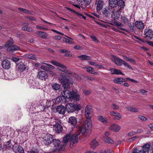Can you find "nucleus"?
Listing matches in <instances>:
<instances>
[{"label":"nucleus","instance_id":"3","mask_svg":"<svg viewBox=\"0 0 153 153\" xmlns=\"http://www.w3.org/2000/svg\"><path fill=\"white\" fill-rule=\"evenodd\" d=\"M78 140V137L76 134H67L63 138V141L60 148V150H64L68 141L70 142V146H73L74 144L76 143Z\"/></svg>","mask_w":153,"mask_h":153},{"label":"nucleus","instance_id":"13","mask_svg":"<svg viewBox=\"0 0 153 153\" xmlns=\"http://www.w3.org/2000/svg\"><path fill=\"white\" fill-rule=\"evenodd\" d=\"M111 59L116 64L119 66L122 65L123 62V60L114 55H111Z\"/></svg>","mask_w":153,"mask_h":153},{"label":"nucleus","instance_id":"21","mask_svg":"<svg viewBox=\"0 0 153 153\" xmlns=\"http://www.w3.org/2000/svg\"><path fill=\"white\" fill-rule=\"evenodd\" d=\"M53 128L56 132L59 133L62 129V126L58 123H56L53 126Z\"/></svg>","mask_w":153,"mask_h":153},{"label":"nucleus","instance_id":"30","mask_svg":"<svg viewBox=\"0 0 153 153\" xmlns=\"http://www.w3.org/2000/svg\"><path fill=\"white\" fill-rule=\"evenodd\" d=\"M111 8L110 7L104 8L102 11L103 15L106 17L110 15V11H111Z\"/></svg>","mask_w":153,"mask_h":153},{"label":"nucleus","instance_id":"35","mask_svg":"<svg viewBox=\"0 0 153 153\" xmlns=\"http://www.w3.org/2000/svg\"><path fill=\"white\" fill-rule=\"evenodd\" d=\"M98 119L102 123H108L107 119L102 116H100L98 117Z\"/></svg>","mask_w":153,"mask_h":153},{"label":"nucleus","instance_id":"12","mask_svg":"<svg viewBox=\"0 0 153 153\" xmlns=\"http://www.w3.org/2000/svg\"><path fill=\"white\" fill-rule=\"evenodd\" d=\"M53 143L54 146V148L53 149V152H54L55 151H56L57 149V148L59 147V146H60V147L59 148V151H62V150H60V146H61V144L62 143V142H61L60 140L58 139H53Z\"/></svg>","mask_w":153,"mask_h":153},{"label":"nucleus","instance_id":"19","mask_svg":"<svg viewBox=\"0 0 153 153\" xmlns=\"http://www.w3.org/2000/svg\"><path fill=\"white\" fill-rule=\"evenodd\" d=\"M29 85L32 88H35L37 87L38 83L37 82H36L33 79H30L28 81Z\"/></svg>","mask_w":153,"mask_h":153},{"label":"nucleus","instance_id":"23","mask_svg":"<svg viewBox=\"0 0 153 153\" xmlns=\"http://www.w3.org/2000/svg\"><path fill=\"white\" fill-rule=\"evenodd\" d=\"M38 77L40 79L43 80L47 77V75L44 71H39L38 74Z\"/></svg>","mask_w":153,"mask_h":153},{"label":"nucleus","instance_id":"10","mask_svg":"<svg viewBox=\"0 0 153 153\" xmlns=\"http://www.w3.org/2000/svg\"><path fill=\"white\" fill-rule=\"evenodd\" d=\"M53 139V137L52 135L48 134L43 139V143L45 145H48L51 143Z\"/></svg>","mask_w":153,"mask_h":153},{"label":"nucleus","instance_id":"25","mask_svg":"<svg viewBox=\"0 0 153 153\" xmlns=\"http://www.w3.org/2000/svg\"><path fill=\"white\" fill-rule=\"evenodd\" d=\"M120 126L117 124H113L110 127L109 129L114 131L117 132L120 129Z\"/></svg>","mask_w":153,"mask_h":153},{"label":"nucleus","instance_id":"4","mask_svg":"<svg viewBox=\"0 0 153 153\" xmlns=\"http://www.w3.org/2000/svg\"><path fill=\"white\" fill-rule=\"evenodd\" d=\"M86 120L85 125L79 126L77 129V133L78 135L81 136L87 132V131L91 129L92 122L90 119Z\"/></svg>","mask_w":153,"mask_h":153},{"label":"nucleus","instance_id":"28","mask_svg":"<svg viewBox=\"0 0 153 153\" xmlns=\"http://www.w3.org/2000/svg\"><path fill=\"white\" fill-rule=\"evenodd\" d=\"M14 44V41L13 39L10 38L9 40L5 43L4 46L0 45V49L4 48L5 47H7L10 45Z\"/></svg>","mask_w":153,"mask_h":153},{"label":"nucleus","instance_id":"38","mask_svg":"<svg viewBox=\"0 0 153 153\" xmlns=\"http://www.w3.org/2000/svg\"><path fill=\"white\" fill-rule=\"evenodd\" d=\"M37 33L40 37L43 39L45 38L48 36L47 34L45 32L37 31Z\"/></svg>","mask_w":153,"mask_h":153},{"label":"nucleus","instance_id":"63","mask_svg":"<svg viewBox=\"0 0 153 153\" xmlns=\"http://www.w3.org/2000/svg\"><path fill=\"white\" fill-rule=\"evenodd\" d=\"M138 137L137 136H135L134 137H133L129 139V140L130 141H133L135 140Z\"/></svg>","mask_w":153,"mask_h":153},{"label":"nucleus","instance_id":"37","mask_svg":"<svg viewBox=\"0 0 153 153\" xmlns=\"http://www.w3.org/2000/svg\"><path fill=\"white\" fill-rule=\"evenodd\" d=\"M125 81H126V80H125L124 79L120 77L115 78L113 80L114 83L118 84H120L121 82H124Z\"/></svg>","mask_w":153,"mask_h":153},{"label":"nucleus","instance_id":"27","mask_svg":"<svg viewBox=\"0 0 153 153\" xmlns=\"http://www.w3.org/2000/svg\"><path fill=\"white\" fill-rule=\"evenodd\" d=\"M68 122L74 127L76 124L77 121L75 117L71 116L68 119Z\"/></svg>","mask_w":153,"mask_h":153},{"label":"nucleus","instance_id":"29","mask_svg":"<svg viewBox=\"0 0 153 153\" xmlns=\"http://www.w3.org/2000/svg\"><path fill=\"white\" fill-rule=\"evenodd\" d=\"M109 71L112 74L123 75V74L120 70H117L114 68H111L109 69Z\"/></svg>","mask_w":153,"mask_h":153},{"label":"nucleus","instance_id":"14","mask_svg":"<svg viewBox=\"0 0 153 153\" xmlns=\"http://www.w3.org/2000/svg\"><path fill=\"white\" fill-rule=\"evenodd\" d=\"M12 149L13 152L16 153H23L24 152L22 147L18 145L13 146L12 147Z\"/></svg>","mask_w":153,"mask_h":153},{"label":"nucleus","instance_id":"33","mask_svg":"<svg viewBox=\"0 0 153 153\" xmlns=\"http://www.w3.org/2000/svg\"><path fill=\"white\" fill-rule=\"evenodd\" d=\"M104 3L103 1L101 0L98 1L97 6V10L98 11H100L102 8Z\"/></svg>","mask_w":153,"mask_h":153},{"label":"nucleus","instance_id":"1","mask_svg":"<svg viewBox=\"0 0 153 153\" xmlns=\"http://www.w3.org/2000/svg\"><path fill=\"white\" fill-rule=\"evenodd\" d=\"M51 102L49 100H43L40 102H36L34 105H32L33 108L30 109V110L33 111V116H36L38 114L43 111L45 108H48L51 106Z\"/></svg>","mask_w":153,"mask_h":153},{"label":"nucleus","instance_id":"54","mask_svg":"<svg viewBox=\"0 0 153 153\" xmlns=\"http://www.w3.org/2000/svg\"><path fill=\"white\" fill-rule=\"evenodd\" d=\"M140 92L143 95H146L147 94V93L148 92L144 90H141L140 91Z\"/></svg>","mask_w":153,"mask_h":153},{"label":"nucleus","instance_id":"49","mask_svg":"<svg viewBox=\"0 0 153 153\" xmlns=\"http://www.w3.org/2000/svg\"><path fill=\"white\" fill-rule=\"evenodd\" d=\"M76 1L77 3L81 5H84L85 3V0H76Z\"/></svg>","mask_w":153,"mask_h":153},{"label":"nucleus","instance_id":"62","mask_svg":"<svg viewBox=\"0 0 153 153\" xmlns=\"http://www.w3.org/2000/svg\"><path fill=\"white\" fill-rule=\"evenodd\" d=\"M44 64L48 66L49 68H50L51 69H54L55 68L53 66L49 64L45 63H44Z\"/></svg>","mask_w":153,"mask_h":153},{"label":"nucleus","instance_id":"46","mask_svg":"<svg viewBox=\"0 0 153 153\" xmlns=\"http://www.w3.org/2000/svg\"><path fill=\"white\" fill-rule=\"evenodd\" d=\"M22 29L24 30H26L28 32H31L32 30V28L24 26L22 27Z\"/></svg>","mask_w":153,"mask_h":153},{"label":"nucleus","instance_id":"52","mask_svg":"<svg viewBox=\"0 0 153 153\" xmlns=\"http://www.w3.org/2000/svg\"><path fill=\"white\" fill-rule=\"evenodd\" d=\"M138 118L141 120L145 121L147 120V119L144 116L142 115H139Z\"/></svg>","mask_w":153,"mask_h":153},{"label":"nucleus","instance_id":"56","mask_svg":"<svg viewBox=\"0 0 153 153\" xmlns=\"http://www.w3.org/2000/svg\"><path fill=\"white\" fill-rule=\"evenodd\" d=\"M74 48L77 50H82L83 49V47L79 45H75L74 47Z\"/></svg>","mask_w":153,"mask_h":153},{"label":"nucleus","instance_id":"50","mask_svg":"<svg viewBox=\"0 0 153 153\" xmlns=\"http://www.w3.org/2000/svg\"><path fill=\"white\" fill-rule=\"evenodd\" d=\"M128 110L134 112H137L138 111V109L133 107H130L129 108Z\"/></svg>","mask_w":153,"mask_h":153},{"label":"nucleus","instance_id":"39","mask_svg":"<svg viewBox=\"0 0 153 153\" xmlns=\"http://www.w3.org/2000/svg\"><path fill=\"white\" fill-rule=\"evenodd\" d=\"M118 8L119 7V8H121V9L122 8H124L125 4V2L124 1L122 0H119L118 1Z\"/></svg>","mask_w":153,"mask_h":153},{"label":"nucleus","instance_id":"59","mask_svg":"<svg viewBox=\"0 0 153 153\" xmlns=\"http://www.w3.org/2000/svg\"><path fill=\"white\" fill-rule=\"evenodd\" d=\"M123 64L125 67H127L128 68H131V67L130 65H129L127 62H125L124 61L123 63Z\"/></svg>","mask_w":153,"mask_h":153},{"label":"nucleus","instance_id":"31","mask_svg":"<svg viewBox=\"0 0 153 153\" xmlns=\"http://www.w3.org/2000/svg\"><path fill=\"white\" fill-rule=\"evenodd\" d=\"M136 27L139 29H143L144 27V25L143 23L140 21H136L135 22Z\"/></svg>","mask_w":153,"mask_h":153},{"label":"nucleus","instance_id":"42","mask_svg":"<svg viewBox=\"0 0 153 153\" xmlns=\"http://www.w3.org/2000/svg\"><path fill=\"white\" fill-rule=\"evenodd\" d=\"M121 20L124 24L127 23L128 22V20L125 16H121Z\"/></svg>","mask_w":153,"mask_h":153},{"label":"nucleus","instance_id":"22","mask_svg":"<svg viewBox=\"0 0 153 153\" xmlns=\"http://www.w3.org/2000/svg\"><path fill=\"white\" fill-rule=\"evenodd\" d=\"M12 44L11 45H12ZM11 44H10L11 45ZM10 45L8 47V48L7 50V52H10L11 51H16L19 50L20 49V48L15 45H13L11 46H10Z\"/></svg>","mask_w":153,"mask_h":153},{"label":"nucleus","instance_id":"7","mask_svg":"<svg viewBox=\"0 0 153 153\" xmlns=\"http://www.w3.org/2000/svg\"><path fill=\"white\" fill-rule=\"evenodd\" d=\"M65 108L68 113H72L74 111H78L80 109V107L79 105L73 103H68L66 104Z\"/></svg>","mask_w":153,"mask_h":153},{"label":"nucleus","instance_id":"58","mask_svg":"<svg viewBox=\"0 0 153 153\" xmlns=\"http://www.w3.org/2000/svg\"><path fill=\"white\" fill-rule=\"evenodd\" d=\"M40 68L42 69L45 71H47L48 70V68L45 65H42L41 66Z\"/></svg>","mask_w":153,"mask_h":153},{"label":"nucleus","instance_id":"40","mask_svg":"<svg viewBox=\"0 0 153 153\" xmlns=\"http://www.w3.org/2000/svg\"><path fill=\"white\" fill-rule=\"evenodd\" d=\"M51 85L53 89L54 90H58L60 88V85L57 83H52Z\"/></svg>","mask_w":153,"mask_h":153},{"label":"nucleus","instance_id":"61","mask_svg":"<svg viewBox=\"0 0 153 153\" xmlns=\"http://www.w3.org/2000/svg\"><path fill=\"white\" fill-rule=\"evenodd\" d=\"M84 93L86 95H88L91 93V91L88 90H84L83 91Z\"/></svg>","mask_w":153,"mask_h":153},{"label":"nucleus","instance_id":"6","mask_svg":"<svg viewBox=\"0 0 153 153\" xmlns=\"http://www.w3.org/2000/svg\"><path fill=\"white\" fill-rule=\"evenodd\" d=\"M51 63L53 65L57 66L59 69L61 71L67 74H71V72L67 69V67L63 65L57 61L54 60H52Z\"/></svg>","mask_w":153,"mask_h":153},{"label":"nucleus","instance_id":"53","mask_svg":"<svg viewBox=\"0 0 153 153\" xmlns=\"http://www.w3.org/2000/svg\"><path fill=\"white\" fill-rule=\"evenodd\" d=\"M91 37L93 41L94 42H98V40L95 36L94 35H91Z\"/></svg>","mask_w":153,"mask_h":153},{"label":"nucleus","instance_id":"32","mask_svg":"<svg viewBox=\"0 0 153 153\" xmlns=\"http://www.w3.org/2000/svg\"><path fill=\"white\" fill-rule=\"evenodd\" d=\"M110 114L111 116L116 117L115 119L117 120H119L122 117L121 115L119 113L114 111L111 112Z\"/></svg>","mask_w":153,"mask_h":153},{"label":"nucleus","instance_id":"60","mask_svg":"<svg viewBox=\"0 0 153 153\" xmlns=\"http://www.w3.org/2000/svg\"><path fill=\"white\" fill-rule=\"evenodd\" d=\"M111 107H112V108L113 109H114V110L118 109L119 108L118 106L117 105H115L114 104H113L112 105Z\"/></svg>","mask_w":153,"mask_h":153},{"label":"nucleus","instance_id":"43","mask_svg":"<svg viewBox=\"0 0 153 153\" xmlns=\"http://www.w3.org/2000/svg\"><path fill=\"white\" fill-rule=\"evenodd\" d=\"M83 68L86 69L87 72L91 74H93V70L94 68L90 67H85Z\"/></svg>","mask_w":153,"mask_h":153},{"label":"nucleus","instance_id":"48","mask_svg":"<svg viewBox=\"0 0 153 153\" xmlns=\"http://www.w3.org/2000/svg\"><path fill=\"white\" fill-rule=\"evenodd\" d=\"M114 23L116 26L121 27L123 26V24L117 21H115Z\"/></svg>","mask_w":153,"mask_h":153},{"label":"nucleus","instance_id":"34","mask_svg":"<svg viewBox=\"0 0 153 153\" xmlns=\"http://www.w3.org/2000/svg\"><path fill=\"white\" fill-rule=\"evenodd\" d=\"M99 144L97 141L95 139L93 140L90 143V145L92 149H95L97 147Z\"/></svg>","mask_w":153,"mask_h":153},{"label":"nucleus","instance_id":"36","mask_svg":"<svg viewBox=\"0 0 153 153\" xmlns=\"http://www.w3.org/2000/svg\"><path fill=\"white\" fill-rule=\"evenodd\" d=\"M78 57L80 59L82 60L91 59V57L90 56L85 55L79 56Z\"/></svg>","mask_w":153,"mask_h":153},{"label":"nucleus","instance_id":"24","mask_svg":"<svg viewBox=\"0 0 153 153\" xmlns=\"http://www.w3.org/2000/svg\"><path fill=\"white\" fill-rule=\"evenodd\" d=\"M109 4L111 8H117V6L118 4L117 0H109Z\"/></svg>","mask_w":153,"mask_h":153},{"label":"nucleus","instance_id":"11","mask_svg":"<svg viewBox=\"0 0 153 153\" xmlns=\"http://www.w3.org/2000/svg\"><path fill=\"white\" fill-rule=\"evenodd\" d=\"M51 119L48 117L42 116L39 120V125H48L50 123Z\"/></svg>","mask_w":153,"mask_h":153},{"label":"nucleus","instance_id":"45","mask_svg":"<svg viewBox=\"0 0 153 153\" xmlns=\"http://www.w3.org/2000/svg\"><path fill=\"white\" fill-rule=\"evenodd\" d=\"M64 41L66 42V43H68L69 44H74V42L72 41L69 38H64Z\"/></svg>","mask_w":153,"mask_h":153},{"label":"nucleus","instance_id":"51","mask_svg":"<svg viewBox=\"0 0 153 153\" xmlns=\"http://www.w3.org/2000/svg\"><path fill=\"white\" fill-rule=\"evenodd\" d=\"M36 28H37L38 29H40L42 30H48V28L44 27L41 26H40L39 25H37L36 26Z\"/></svg>","mask_w":153,"mask_h":153},{"label":"nucleus","instance_id":"20","mask_svg":"<svg viewBox=\"0 0 153 153\" xmlns=\"http://www.w3.org/2000/svg\"><path fill=\"white\" fill-rule=\"evenodd\" d=\"M18 69L20 72H22L26 70V65L22 62H19L17 65Z\"/></svg>","mask_w":153,"mask_h":153},{"label":"nucleus","instance_id":"57","mask_svg":"<svg viewBox=\"0 0 153 153\" xmlns=\"http://www.w3.org/2000/svg\"><path fill=\"white\" fill-rule=\"evenodd\" d=\"M137 134V132L135 131H132L131 132H129L128 134V135L129 136L131 137L132 136H133L135 134Z\"/></svg>","mask_w":153,"mask_h":153},{"label":"nucleus","instance_id":"55","mask_svg":"<svg viewBox=\"0 0 153 153\" xmlns=\"http://www.w3.org/2000/svg\"><path fill=\"white\" fill-rule=\"evenodd\" d=\"M18 10L24 12L25 13H28L29 11L26 9L22 8H19Z\"/></svg>","mask_w":153,"mask_h":153},{"label":"nucleus","instance_id":"41","mask_svg":"<svg viewBox=\"0 0 153 153\" xmlns=\"http://www.w3.org/2000/svg\"><path fill=\"white\" fill-rule=\"evenodd\" d=\"M105 141L107 143L110 144H113L114 143V140L111 138L106 137L104 139Z\"/></svg>","mask_w":153,"mask_h":153},{"label":"nucleus","instance_id":"9","mask_svg":"<svg viewBox=\"0 0 153 153\" xmlns=\"http://www.w3.org/2000/svg\"><path fill=\"white\" fill-rule=\"evenodd\" d=\"M144 37L148 40H153V31L149 29H145L144 31Z\"/></svg>","mask_w":153,"mask_h":153},{"label":"nucleus","instance_id":"64","mask_svg":"<svg viewBox=\"0 0 153 153\" xmlns=\"http://www.w3.org/2000/svg\"><path fill=\"white\" fill-rule=\"evenodd\" d=\"M140 151L137 149H134L131 153H139Z\"/></svg>","mask_w":153,"mask_h":153},{"label":"nucleus","instance_id":"26","mask_svg":"<svg viewBox=\"0 0 153 153\" xmlns=\"http://www.w3.org/2000/svg\"><path fill=\"white\" fill-rule=\"evenodd\" d=\"M65 107L61 105L57 106L56 110V111L59 114H64L65 112Z\"/></svg>","mask_w":153,"mask_h":153},{"label":"nucleus","instance_id":"44","mask_svg":"<svg viewBox=\"0 0 153 153\" xmlns=\"http://www.w3.org/2000/svg\"><path fill=\"white\" fill-rule=\"evenodd\" d=\"M51 30L52 31H53L55 32L58 34L61 35L62 36H65L68 38L70 39H71V40H73V39L72 38H71L66 35H64V33H61L59 31H58L56 30H55L53 29H51Z\"/></svg>","mask_w":153,"mask_h":153},{"label":"nucleus","instance_id":"18","mask_svg":"<svg viewBox=\"0 0 153 153\" xmlns=\"http://www.w3.org/2000/svg\"><path fill=\"white\" fill-rule=\"evenodd\" d=\"M13 146V144L11 143V140H10L6 143H4L3 146V149L4 151L6 149L9 150L12 148Z\"/></svg>","mask_w":153,"mask_h":153},{"label":"nucleus","instance_id":"15","mask_svg":"<svg viewBox=\"0 0 153 153\" xmlns=\"http://www.w3.org/2000/svg\"><path fill=\"white\" fill-rule=\"evenodd\" d=\"M92 112L91 107L90 105H87L85 110V114L86 117L87 119H90L91 117L90 114Z\"/></svg>","mask_w":153,"mask_h":153},{"label":"nucleus","instance_id":"5","mask_svg":"<svg viewBox=\"0 0 153 153\" xmlns=\"http://www.w3.org/2000/svg\"><path fill=\"white\" fill-rule=\"evenodd\" d=\"M59 79L65 88H69L70 84H73V79L69 76H66L64 74H62Z\"/></svg>","mask_w":153,"mask_h":153},{"label":"nucleus","instance_id":"2","mask_svg":"<svg viewBox=\"0 0 153 153\" xmlns=\"http://www.w3.org/2000/svg\"><path fill=\"white\" fill-rule=\"evenodd\" d=\"M62 96L58 97L60 102L64 103L67 101L66 98L72 100L74 99L76 101H78L79 100V95L77 92L74 91L71 92L68 90L62 91L61 92Z\"/></svg>","mask_w":153,"mask_h":153},{"label":"nucleus","instance_id":"16","mask_svg":"<svg viewBox=\"0 0 153 153\" xmlns=\"http://www.w3.org/2000/svg\"><path fill=\"white\" fill-rule=\"evenodd\" d=\"M151 147V145L149 143L144 144L143 146L142 149L140 151L139 153H148Z\"/></svg>","mask_w":153,"mask_h":153},{"label":"nucleus","instance_id":"17","mask_svg":"<svg viewBox=\"0 0 153 153\" xmlns=\"http://www.w3.org/2000/svg\"><path fill=\"white\" fill-rule=\"evenodd\" d=\"M1 66L4 68L8 69L10 67V63L8 60H4L2 62Z\"/></svg>","mask_w":153,"mask_h":153},{"label":"nucleus","instance_id":"47","mask_svg":"<svg viewBox=\"0 0 153 153\" xmlns=\"http://www.w3.org/2000/svg\"><path fill=\"white\" fill-rule=\"evenodd\" d=\"M27 57L28 58L33 60H36V56L33 54H29L28 55Z\"/></svg>","mask_w":153,"mask_h":153},{"label":"nucleus","instance_id":"8","mask_svg":"<svg viewBox=\"0 0 153 153\" xmlns=\"http://www.w3.org/2000/svg\"><path fill=\"white\" fill-rule=\"evenodd\" d=\"M111 17L114 20H118L120 17V13L121 11V9L111 8Z\"/></svg>","mask_w":153,"mask_h":153}]
</instances>
